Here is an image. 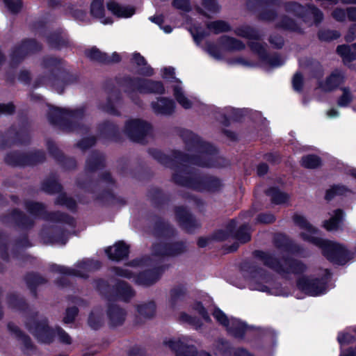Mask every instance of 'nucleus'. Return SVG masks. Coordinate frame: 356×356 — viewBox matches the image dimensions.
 <instances>
[{
	"label": "nucleus",
	"instance_id": "1",
	"mask_svg": "<svg viewBox=\"0 0 356 356\" xmlns=\"http://www.w3.org/2000/svg\"><path fill=\"white\" fill-rule=\"evenodd\" d=\"M180 137L188 149H194L198 154H189L180 150H173L172 156L165 154L161 150L149 148L148 153L154 159L165 167L174 168L175 160L190 163L201 168H216L218 149L210 143L203 141L202 138L193 131L183 129L180 131Z\"/></svg>",
	"mask_w": 356,
	"mask_h": 356
},
{
	"label": "nucleus",
	"instance_id": "2",
	"mask_svg": "<svg viewBox=\"0 0 356 356\" xmlns=\"http://www.w3.org/2000/svg\"><path fill=\"white\" fill-rule=\"evenodd\" d=\"M24 204L26 211L34 218H31L19 209L15 208L9 213L1 216V222L3 224L11 222L22 231L32 229L35 225V219L63 223L71 227L75 226V220L72 216L60 211H48L43 202L27 200L24 201Z\"/></svg>",
	"mask_w": 356,
	"mask_h": 356
},
{
	"label": "nucleus",
	"instance_id": "3",
	"mask_svg": "<svg viewBox=\"0 0 356 356\" xmlns=\"http://www.w3.org/2000/svg\"><path fill=\"white\" fill-rule=\"evenodd\" d=\"M63 60L54 56H47L42 60V67L47 70V74L40 75L35 80L33 87L38 88L49 84L58 94H63L68 86L79 81V74L66 70L63 67Z\"/></svg>",
	"mask_w": 356,
	"mask_h": 356
},
{
	"label": "nucleus",
	"instance_id": "4",
	"mask_svg": "<svg viewBox=\"0 0 356 356\" xmlns=\"http://www.w3.org/2000/svg\"><path fill=\"white\" fill-rule=\"evenodd\" d=\"M171 181L176 185L200 193H217L224 188L223 181L210 174L193 173L186 165L178 166Z\"/></svg>",
	"mask_w": 356,
	"mask_h": 356
},
{
	"label": "nucleus",
	"instance_id": "5",
	"mask_svg": "<svg viewBox=\"0 0 356 356\" xmlns=\"http://www.w3.org/2000/svg\"><path fill=\"white\" fill-rule=\"evenodd\" d=\"M86 115V108L81 106L74 109L50 106L47 119L51 124L60 130L79 134H87L90 128L82 122Z\"/></svg>",
	"mask_w": 356,
	"mask_h": 356
},
{
	"label": "nucleus",
	"instance_id": "6",
	"mask_svg": "<svg viewBox=\"0 0 356 356\" xmlns=\"http://www.w3.org/2000/svg\"><path fill=\"white\" fill-rule=\"evenodd\" d=\"M300 236L304 241L318 247L321 250L322 255L333 264L343 266L353 258L350 250L340 243L314 236L305 232H301Z\"/></svg>",
	"mask_w": 356,
	"mask_h": 356
},
{
	"label": "nucleus",
	"instance_id": "7",
	"mask_svg": "<svg viewBox=\"0 0 356 356\" xmlns=\"http://www.w3.org/2000/svg\"><path fill=\"white\" fill-rule=\"evenodd\" d=\"M254 258L261 261L264 265L280 275H302L307 270V266L301 260L288 255H283L281 259L273 254L260 250L252 252Z\"/></svg>",
	"mask_w": 356,
	"mask_h": 356
},
{
	"label": "nucleus",
	"instance_id": "8",
	"mask_svg": "<svg viewBox=\"0 0 356 356\" xmlns=\"http://www.w3.org/2000/svg\"><path fill=\"white\" fill-rule=\"evenodd\" d=\"M118 83L127 90L140 94H155L162 95L165 93L164 84L161 81H156L141 77L124 76Z\"/></svg>",
	"mask_w": 356,
	"mask_h": 356
},
{
	"label": "nucleus",
	"instance_id": "9",
	"mask_svg": "<svg viewBox=\"0 0 356 356\" xmlns=\"http://www.w3.org/2000/svg\"><path fill=\"white\" fill-rule=\"evenodd\" d=\"M332 273L328 268L325 269L324 274L320 277L311 278L303 275L296 280L298 289L309 296H318L326 291L327 282Z\"/></svg>",
	"mask_w": 356,
	"mask_h": 356
},
{
	"label": "nucleus",
	"instance_id": "10",
	"mask_svg": "<svg viewBox=\"0 0 356 356\" xmlns=\"http://www.w3.org/2000/svg\"><path fill=\"white\" fill-rule=\"evenodd\" d=\"M29 131L30 125L27 120L21 122L19 129L15 125H11L5 133V137L1 142V147L29 145L31 142Z\"/></svg>",
	"mask_w": 356,
	"mask_h": 356
},
{
	"label": "nucleus",
	"instance_id": "11",
	"mask_svg": "<svg viewBox=\"0 0 356 356\" xmlns=\"http://www.w3.org/2000/svg\"><path fill=\"white\" fill-rule=\"evenodd\" d=\"M282 6L286 13H292L296 17L301 18L305 22L309 21V15H312L316 25L321 24L324 18L323 12L315 5L307 3L305 6L297 1L282 2Z\"/></svg>",
	"mask_w": 356,
	"mask_h": 356
},
{
	"label": "nucleus",
	"instance_id": "12",
	"mask_svg": "<svg viewBox=\"0 0 356 356\" xmlns=\"http://www.w3.org/2000/svg\"><path fill=\"white\" fill-rule=\"evenodd\" d=\"M41 50L42 45L35 39H23L19 44L12 48L10 54V66L12 68L17 67L27 56L38 53Z\"/></svg>",
	"mask_w": 356,
	"mask_h": 356
},
{
	"label": "nucleus",
	"instance_id": "13",
	"mask_svg": "<svg viewBox=\"0 0 356 356\" xmlns=\"http://www.w3.org/2000/svg\"><path fill=\"white\" fill-rule=\"evenodd\" d=\"M282 6V0H247L246 6L250 11L261 9L257 19L263 22H273L277 17L276 9L267 8L270 7L280 8Z\"/></svg>",
	"mask_w": 356,
	"mask_h": 356
},
{
	"label": "nucleus",
	"instance_id": "14",
	"mask_svg": "<svg viewBox=\"0 0 356 356\" xmlns=\"http://www.w3.org/2000/svg\"><path fill=\"white\" fill-rule=\"evenodd\" d=\"M152 129L150 123L141 119H132L126 122L124 133L131 141L143 143Z\"/></svg>",
	"mask_w": 356,
	"mask_h": 356
},
{
	"label": "nucleus",
	"instance_id": "15",
	"mask_svg": "<svg viewBox=\"0 0 356 356\" xmlns=\"http://www.w3.org/2000/svg\"><path fill=\"white\" fill-rule=\"evenodd\" d=\"M186 243L183 241L175 242H158L152 245V254L156 257H176L185 252Z\"/></svg>",
	"mask_w": 356,
	"mask_h": 356
},
{
	"label": "nucleus",
	"instance_id": "16",
	"mask_svg": "<svg viewBox=\"0 0 356 356\" xmlns=\"http://www.w3.org/2000/svg\"><path fill=\"white\" fill-rule=\"evenodd\" d=\"M26 328L37 339L38 342L45 344L51 343L55 338V331L49 325L47 318L34 320L31 323H27Z\"/></svg>",
	"mask_w": 356,
	"mask_h": 356
},
{
	"label": "nucleus",
	"instance_id": "17",
	"mask_svg": "<svg viewBox=\"0 0 356 356\" xmlns=\"http://www.w3.org/2000/svg\"><path fill=\"white\" fill-rule=\"evenodd\" d=\"M175 215L179 227L187 234H194L196 229L202 227L201 222L184 206L175 207Z\"/></svg>",
	"mask_w": 356,
	"mask_h": 356
},
{
	"label": "nucleus",
	"instance_id": "18",
	"mask_svg": "<svg viewBox=\"0 0 356 356\" xmlns=\"http://www.w3.org/2000/svg\"><path fill=\"white\" fill-rule=\"evenodd\" d=\"M169 268V265H160L152 268L145 269L135 276V283L146 287L151 286L156 283L164 272Z\"/></svg>",
	"mask_w": 356,
	"mask_h": 356
},
{
	"label": "nucleus",
	"instance_id": "19",
	"mask_svg": "<svg viewBox=\"0 0 356 356\" xmlns=\"http://www.w3.org/2000/svg\"><path fill=\"white\" fill-rule=\"evenodd\" d=\"M46 146L49 155L64 170H74L76 168V161L73 157H69L57 147L54 140L48 139Z\"/></svg>",
	"mask_w": 356,
	"mask_h": 356
},
{
	"label": "nucleus",
	"instance_id": "20",
	"mask_svg": "<svg viewBox=\"0 0 356 356\" xmlns=\"http://www.w3.org/2000/svg\"><path fill=\"white\" fill-rule=\"evenodd\" d=\"M238 221L236 218L230 219L227 223V228L231 234V238L241 244H245L251 241V227L248 223H243L238 228Z\"/></svg>",
	"mask_w": 356,
	"mask_h": 356
},
{
	"label": "nucleus",
	"instance_id": "21",
	"mask_svg": "<svg viewBox=\"0 0 356 356\" xmlns=\"http://www.w3.org/2000/svg\"><path fill=\"white\" fill-rule=\"evenodd\" d=\"M46 42L49 47L54 50H61L73 46L68 34L62 29H57L49 33L46 37Z\"/></svg>",
	"mask_w": 356,
	"mask_h": 356
},
{
	"label": "nucleus",
	"instance_id": "22",
	"mask_svg": "<svg viewBox=\"0 0 356 356\" xmlns=\"http://www.w3.org/2000/svg\"><path fill=\"white\" fill-rule=\"evenodd\" d=\"M41 237L47 243H60L65 245L67 243L66 230L58 225H51L42 229Z\"/></svg>",
	"mask_w": 356,
	"mask_h": 356
},
{
	"label": "nucleus",
	"instance_id": "23",
	"mask_svg": "<svg viewBox=\"0 0 356 356\" xmlns=\"http://www.w3.org/2000/svg\"><path fill=\"white\" fill-rule=\"evenodd\" d=\"M97 131L101 138L106 140L120 143L122 136L117 124L109 120H105L99 124Z\"/></svg>",
	"mask_w": 356,
	"mask_h": 356
},
{
	"label": "nucleus",
	"instance_id": "24",
	"mask_svg": "<svg viewBox=\"0 0 356 356\" xmlns=\"http://www.w3.org/2000/svg\"><path fill=\"white\" fill-rule=\"evenodd\" d=\"M150 106L156 115L170 116L175 113L176 104L170 97H159L156 101L151 102Z\"/></svg>",
	"mask_w": 356,
	"mask_h": 356
},
{
	"label": "nucleus",
	"instance_id": "25",
	"mask_svg": "<svg viewBox=\"0 0 356 356\" xmlns=\"http://www.w3.org/2000/svg\"><path fill=\"white\" fill-rule=\"evenodd\" d=\"M240 271L245 274H248L250 280H254L259 277L264 282H267L270 277V275L267 270L258 266L254 262L250 260H244L239 265Z\"/></svg>",
	"mask_w": 356,
	"mask_h": 356
},
{
	"label": "nucleus",
	"instance_id": "26",
	"mask_svg": "<svg viewBox=\"0 0 356 356\" xmlns=\"http://www.w3.org/2000/svg\"><path fill=\"white\" fill-rule=\"evenodd\" d=\"M152 218L154 219L153 235L156 238H170L175 235V229L168 221H165L162 217L156 214H153Z\"/></svg>",
	"mask_w": 356,
	"mask_h": 356
},
{
	"label": "nucleus",
	"instance_id": "27",
	"mask_svg": "<svg viewBox=\"0 0 356 356\" xmlns=\"http://www.w3.org/2000/svg\"><path fill=\"white\" fill-rule=\"evenodd\" d=\"M105 253L110 260L120 261L129 257L130 246L124 241H118L115 243L113 246L106 248Z\"/></svg>",
	"mask_w": 356,
	"mask_h": 356
},
{
	"label": "nucleus",
	"instance_id": "28",
	"mask_svg": "<svg viewBox=\"0 0 356 356\" xmlns=\"http://www.w3.org/2000/svg\"><path fill=\"white\" fill-rule=\"evenodd\" d=\"M147 197L154 208L161 210L171 201L170 195L158 187L151 188Z\"/></svg>",
	"mask_w": 356,
	"mask_h": 356
},
{
	"label": "nucleus",
	"instance_id": "29",
	"mask_svg": "<svg viewBox=\"0 0 356 356\" xmlns=\"http://www.w3.org/2000/svg\"><path fill=\"white\" fill-rule=\"evenodd\" d=\"M345 80L344 73L339 70H335L326 77L324 83H320L319 87L325 92H332L344 83Z\"/></svg>",
	"mask_w": 356,
	"mask_h": 356
},
{
	"label": "nucleus",
	"instance_id": "30",
	"mask_svg": "<svg viewBox=\"0 0 356 356\" xmlns=\"http://www.w3.org/2000/svg\"><path fill=\"white\" fill-rule=\"evenodd\" d=\"M126 311L118 305L109 303L107 308V316L110 326L115 327L122 325L126 318Z\"/></svg>",
	"mask_w": 356,
	"mask_h": 356
},
{
	"label": "nucleus",
	"instance_id": "31",
	"mask_svg": "<svg viewBox=\"0 0 356 356\" xmlns=\"http://www.w3.org/2000/svg\"><path fill=\"white\" fill-rule=\"evenodd\" d=\"M249 325L239 318H231L229 325L226 330L227 333L237 339H243L247 331L249 330Z\"/></svg>",
	"mask_w": 356,
	"mask_h": 356
},
{
	"label": "nucleus",
	"instance_id": "32",
	"mask_svg": "<svg viewBox=\"0 0 356 356\" xmlns=\"http://www.w3.org/2000/svg\"><path fill=\"white\" fill-rule=\"evenodd\" d=\"M6 303L12 310L26 313L29 309V305L25 298L16 292L9 293L6 296Z\"/></svg>",
	"mask_w": 356,
	"mask_h": 356
},
{
	"label": "nucleus",
	"instance_id": "33",
	"mask_svg": "<svg viewBox=\"0 0 356 356\" xmlns=\"http://www.w3.org/2000/svg\"><path fill=\"white\" fill-rule=\"evenodd\" d=\"M94 200L99 202L102 206H111L115 204L124 206L127 200L122 197H117L111 189H104L97 195Z\"/></svg>",
	"mask_w": 356,
	"mask_h": 356
},
{
	"label": "nucleus",
	"instance_id": "34",
	"mask_svg": "<svg viewBox=\"0 0 356 356\" xmlns=\"http://www.w3.org/2000/svg\"><path fill=\"white\" fill-rule=\"evenodd\" d=\"M106 8L114 16L118 18H129L134 15L136 9L130 6H122L115 0L106 2Z\"/></svg>",
	"mask_w": 356,
	"mask_h": 356
},
{
	"label": "nucleus",
	"instance_id": "35",
	"mask_svg": "<svg viewBox=\"0 0 356 356\" xmlns=\"http://www.w3.org/2000/svg\"><path fill=\"white\" fill-rule=\"evenodd\" d=\"M113 295L114 301L120 299L129 302L135 296V291L128 282L118 280L114 286Z\"/></svg>",
	"mask_w": 356,
	"mask_h": 356
},
{
	"label": "nucleus",
	"instance_id": "36",
	"mask_svg": "<svg viewBox=\"0 0 356 356\" xmlns=\"http://www.w3.org/2000/svg\"><path fill=\"white\" fill-rule=\"evenodd\" d=\"M8 331L15 335L18 341H20L23 344L24 348L27 350H35L36 346L33 343L31 337L24 333L17 325L13 322H9L7 324Z\"/></svg>",
	"mask_w": 356,
	"mask_h": 356
},
{
	"label": "nucleus",
	"instance_id": "37",
	"mask_svg": "<svg viewBox=\"0 0 356 356\" xmlns=\"http://www.w3.org/2000/svg\"><path fill=\"white\" fill-rule=\"evenodd\" d=\"M131 63L138 67L137 74L143 76L150 77L154 75V69L147 63L143 56L138 52H134L131 58Z\"/></svg>",
	"mask_w": 356,
	"mask_h": 356
},
{
	"label": "nucleus",
	"instance_id": "38",
	"mask_svg": "<svg viewBox=\"0 0 356 356\" xmlns=\"http://www.w3.org/2000/svg\"><path fill=\"white\" fill-rule=\"evenodd\" d=\"M275 27L276 29L297 33L301 35L305 33L303 29L300 27L297 22L286 15H283L280 17Z\"/></svg>",
	"mask_w": 356,
	"mask_h": 356
},
{
	"label": "nucleus",
	"instance_id": "39",
	"mask_svg": "<svg viewBox=\"0 0 356 356\" xmlns=\"http://www.w3.org/2000/svg\"><path fill=\"white\" fill-rule=\"evenodd\" d=\"M105 167V157L98 152H92L87 158L85 170L94 172Z\"/></svg>",
	"mask_w": 356,
	"mask_h": 356
},
{
	"label": "nucleus",
	"instance_id": "40",
	"mask_svg": "<svg viewBox=\"0 0 356 356\" xmlns=\"http://www.w3.org/2000/svg\"><path fill=\"white\" fill-rule=\"evenodd\" d=\"M40 189L49 195L60 194L63 191V185L58 181L54 175H51L41 183Z\"/></svg>",
	"mask_w": 356,
	"mask_h": 356
},
{
	"label": "nucleus",
	"instance_id": "41",
	"mask_svg": "<svg viewBox=\"0 0 356 356\" xmlns=\"http://www.w3.org/2000/svg\"><path fill=\"white\" fill-rule=\"evenodd\" d=\"M90 13L92 17L102 19L104 24L113 23L111 17H105L104 0H92L90 6Z\"/></svg>",
	"mask_w": 356,
	"mask_h": 356
},
{
	"label": "nucleus",
	"instance_id": "42",
	"mask_svg": "<svg viewBox=\"0 0 356 356\" xmlns=\"http://www.w3.org/2000/svg\"><path fill=\"white\" fill-rule=\"evenodd\" d=\"M94 286L99 294L108 301H114V286H112L109 282L103 279L98 278L94 281Z\"/></svg>",
	"mask_w": 356,
	"mask_h": 356
},
{
	"label": "nucleus",
	"instance_id": "43",
	"mask_svg": "<svg viewBox=\"0 0 356 356\" xmlns=\"http://www.w3.org/2000/svg\"><path fill=\"white\" fill-rule=\"evenodd\" d=\"M275 246L278 249H282L288 252L298 253L300 251V245L293 243L284 234H277L273 238Z\"/></svg>",
	"mask_w": 356,
	"mask_h": 356
},
{
	"label": "nucleus",
	"instance_id": "44",
	"mask_svg": "<svg viewBox=\"0 0 356 356\" xmlns=\"http://www.w3.org/2000/svg\"><path fill=\"white\" fill-rule=\"evenodd\" d=\"M46 161V154L42 149L24 152V167H33Z\"/></svg>",
	"mask_w": 356,
	"mask_h": 356
},
{
	"label": "nucleus",
	"instance_id": "45",
	"mask_svg": "<svg viewBox=\"0 0 356 356\" xmlns=\"http://www.w3.org/2000/svg\"><path fill=\"white\" fill-rule=\"evenodd\" d=\"M187 294V289L184 284H178L170 290L169 305L172 309H176L178 302L183 301Z\"/></svg>",
	"mask_w": 356,
	"mask_h": 356
},
{
	"label": "nucleus",
	"instance_id": "46",
	"mask_svg": "<svg viewBox=\"0 0 356 356\" xmlns=\"http://www.w3.org/2000/svg\"><path fill=\"white\" fill-rule=\"evenodd\" d=\"M218 42L221 47L228 51H242L245 48L241 40L225 35L220 36Z\"/></svg>",
	"mask_w": 356,
	"mask_h": 356
},
{
	"label": "nucleus",
	"instance_id": "47",
	"mask_svg": "<svg viewBox=\"0 0 356 356\" xmlns=\"http://www.w3.org/2000/svg\"><path fill=\"white\" fill-rule=\"evenodd\" d=\"M345 213L341 209L334 211V215L328 220L323 221V226L327 231L337 230L343 223Z\"/></svg>",
	"mask_w": 356,
	"mask_h": 356
},
{
	"label": "nucleus",
	"instance_id": "48",
	"mask_svg": "<svg viewBox=\"0 0 356 356\" xmlns=\"http://www.w3.org/2000/svg\"><path fill=\"white\" fill-rule=\"evenodd\" d=\"M4 163L13 168L24 167V152L13 150L8 152L3 159Z\"/></svg>",
	"mask_w": 356,
	"mask_h": 356
},
{
	"label": "nucleus",
	"instance_id": "49",
	"mask_svg": "<svg viewBox=\"0 0 356 356\" xmlns=\"http://www.w3.org/2000/svg\"><path fill=\"white\" fill-rule=\"evenodd\" d=\"M265 194L270 197L271 202L275 205L286 203L289 199V195L280 191L277 186H270L265 191Z\"/></svg>",
	"mask_w": 356,
	"mask_h": 356
},
{
	"label": "nucleus",
	"instance_id": "50",
	"mask_svg": "<svg viewBox=\"0 0 356 356\" xmlns=\"http://www.w3.org/2000/svg\"><path fill=\"white\" fill-rule=\"evenodd\" d=\"M352 49H354L352 44H339L337 47L336 52L341 58L345 65L356 60V51H353Z\"/></svg>",
	"mask_w": 356,
	"mask_h": 356
},
{
	"label": "nucleus",
	"instance_id": "51",
	"mask_svg": "<svg viewBox=\"0 0 356 356\" xmlns=\"http://www.w3.org/2000/svg\"><path fill=\"white\" fill-rule=\"evenodd\" d=\"M234 32L237 36L248 40H259L261 38L259 31L249 25L238 26Z\"/></svg>",
	"mask_w": 356,
	"mask_h": 356
},
{
	"label": "nucleus",
	"instance_id": "52",
	"mask_svg": "<svg viewBox=\"0 0 356 356\" xmlns=\"http://www.w3.org/2000/svg\"><path fill=\"white\" fill-rule=\"evenodd\" d=\"M49 270L52 273H57L62 275L74 276L81 278H87L88 275L80 270L66 267L65 266L52 264L49 266Z\"/></svg>",
	"mask_w": 356,
	"mask_h": 356
},
{
	"label": "nucleus",
	"instance_id": "53",
	"mask_svg": "<svg viewBox=\"0 0 356 356\" xmlns=\"http://www.w3.org/2000/svg\"><path fill=\"white\" fill-rule=\"evenodd\" d=\"M24 281L27 288L38 287L48 282L47 279L42 276L39 273L34 271L27 272L24 276Z\"/></svg>",
	"mask_w": 356,
	"mask_h": 356
},
{
	"label": "nucleus",
	"instance_id": "54",
	"mask_svg": "<svg viewBox=\"0 0 356 356\" xmlns=\"http://www.w3.org/2000/svg\"><path fill=\"white\" fill-rule=\"evenodd\" d=\"M54 204L56 205L65 207L73 213L76 212L78 208L76 200L72 197H68L67 193L63 191L55 199Z\"/></svg>",
	"mask_w": 356,
	"mask_h": 356
},
{
	"label": "nucleus",
	"instance_id": "55",
	"mask_svg": "<svg viewBox=\"0 0 356 356\" xmlns=\"http://www.w3.org/2000/svg\"><path fill=\"white\" fill-rule=\"evenodd\" d=\"M300 165L307 169H316L321 166L322 159L316 154H307L301 158Z\"/></svg>",
	"mask_w": 356,
	"mask_h": 356
},
{
	"label": "nucleus",
	"instance_id": "56",
	"mask_svg": "<svg viewBox=\"0 0 356 356\" xmlns=\"http://www.w3.org/2000/svg\"><path fill=\"white\" fill-rule=\"evenodd\" d=\"M206 26L209 31L216 35L229 32L232 30V27L228 22L220 19L209 22Z\"/></svg>",
	"mask_w": 356,
	"mask_h": 356
},
{
	"label": "nucleus",
	"instance_id": "57",
	"mask_svg": "<svg viewBox=\"0 0 356 356\" xmlns=\"http://www.w3.org/2000/svg\"><path fill=\"white\" fill-rule=\"evenodd\" d=\"M85 56L91 61L104 64L108 57V54L101 51L97 47H92L84 52Z\"/></svg>",
	"mask_w": 356,
	"mask_h": 356
},
{
	"label": "nucleus",
	"instance_id": "58",
	"mask_svg": "<svg viewBox=\"0 0 356 356\" xmlns=\"http://www.w3.org/2000/svg\"><path fill=\"white\" fill-rule=\"evenodd\" d=\"M293 221L296 225L299 227L300 229H305L310 234H316L318 229L313 226L305 216L294 213L292 217Z\"/></svg>",
	"mask_w": 356,
	"mask_h": 356
},
{
	"label": "nucleus",
	"instance_id": "59",
	"mask_svg": "<svg viewBox=\"0 0 356 356\" xmlns=\"http://www.w3.org/2000/svg\"><path fill=\"white\" fill-rule=\"evenodd\" d=\"M137 312L138 314L146 318H152L156 313V303L154 301H149L148 302L139 305L137 306Z\"/></svg>",
	"mask_w": 356,
	"mask_h": 356
},
{
	"label": "nucleus",
	"instance_id": "60",
	"mask_svg": "<svg viewBox=\"0 0 356 356\" xmlns=\"http://www.w3.org/2000/svg\"><path fill=\"white\" fill-rule=\"evenodd\" d=\"M340 36V32L337 30L320 29L317 33L318 39L321 42H330L337 40Z\"/></svg>",
	"mask_w": 356,
	"mask_h": 356
},
{
	"label": "nucleus",
	"instance_id": "61",
	"mask_svg": "<svg viewBox=\"0 0 356 356\" xmlns=\"http://www.w3.org/2000/svg\"><path fill=\"white\" fill-rule=\"evenodd\" d=\"M88 325L94 330H98L104 324V316L102 313L91 311L88 318Z\"/></svg>",
	"mask_w": 356,
	"mask_h": 356
},
{
	"label": "nucleus",
	"instance_id": "62",
	"mask_svg": "<svg viewBox=\"0 0 356 356\" xmlns=\"http://www.w3.org/2000/svg\"><path fill=\"white\" fill-rule=\"evenodd\" d=\"M348 189L343 185H332L330 188L327 189L325 194V200L331 201L336 196L343 195Z\"/></svg>",
	"mask_w": 356,
	"mask_h": 356
},
{
	"label": "nucleus",
	"instance_id": "63",
	"mask_svg": "<svg viewBox=\"0 0 356 356\" xmlns=\"http://www.w3.org/2000/svg\"><path fill=\"white\" fill-rule=\"evenodd\" d=\"M75 266L78 268L83 269L86 271H92L99 270L101 268L102 264L98 260L85 259L81 261H79Z\"/></svg>",
	"mask_w": 356,
	"mask_h": 356
},
{
	"label": "nucleus",
	"instance_id": "64",
	"mask_svg": "<svg viewBox=\"0 0 356 356\" xmlns=\"http://www.w3.org/2000/svg\"><path fill=\"white\" fill-rule=\"evenodd\" d=\"M218 349L224 356H234L236 348H234L229 341L220 339L218 341Z\"/></svg>",
	"mask_w": 356,
	"mask_h": 356
}]
</instances>
